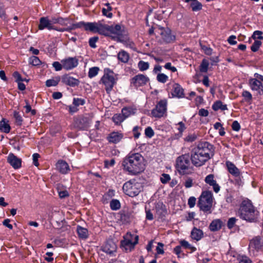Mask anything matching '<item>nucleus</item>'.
Listing matches in <instances>:
<instances>
[{"label":"nucleus","instance_id":"nucleus-10","mask_svg":"<svg viewBox=\"0 0 263 263\" xmlns=\"http://www.w3.org/2000/svg\"><path fill=\"white\" fill-rule=\"evenodd\" d=\"M191 159L192 164L196 167L203 165L209 160L206 157H203L193 149L191 152Z\"/></svg>","mask_w":263,"mask_h":263},{"label":"nucleus","instance_id":"nucleus-46","mask_svg":"<svg viewBox=\"0 0 263 263\" xmlns=\"http://www.w3.org/2000/svg\"><path fill=\"white\" fill-rule=\"evenodd\" d=\"M133 109L130 107H124L122 109V114L125 117V119L133 114Z\"/></svg>","mask_w":263,"mask_h":263},{"label":"nucleus","instance_id":"nucleus-2","mask_svg":"<svg viewBox=\"0 0 263 263\" xmlns=\"http://www.w3.org/2000/svg\"><path fill=\"white\" fill-rule=\"evenodd\" d=\"M105 36H111L112 38L119 42L127 43L128 37L126 32L122 29L120 25H103L99 22L97 32Z\"/></svg>","mask_w":263,"mask_h":263},{"label":"nucleus","instance_id":"nucleus-42","mask_svg":"<svg viewBox=\"0 0 263 263\" xmlns=\"http://www.w3.org/2000/svg\"><path fill=\"white\" fill-rule=\"evenodd\" d=\"M100 69L98 67H93L90 68L88 71V77L90 78H92L95 76H96L99 71Z\"/></svg>","mask_w":263,"mask_h":263},{"label":"nucleus","instance_id":"nucleus-9","mask_svg":"<svg viewBox=\"0 0 263 263\" xmlns=\"http://www.w3.org/2000/svg\"><path fill=\"white\" fill-rule=\"evenodd\" d=\"M167 102L166 99L161 100L152 110V115L156 118L162 117L166 112Z\"/></svg>","mask_w":263,"mask_h":263},{"label":"nucleus","instance_id":"nucleus-34","mask_svg":"<svg viewBox=\"0 0 263 263\" xmlns=\"http://www.w3.org/2000/svg\"><path fill=\"white\" fill-rule=\"evenodd\" d=\"M129 59V54L124 50L120 51L118 54V59L122 63H127Z\"/></svg>","mask_w":263,"mask_h":263},{"label":"nucleus","instance_id":"nucleus-56","mask_svg":"<svg viewBox=\"0 0 263 263\" xmlns=\"http://www.w3.org/2000/svg\"><path fill=\"white\" fill-rule=\"evenodd\" d=\"M262 32L261 31L257 30L254 32L252 37L256 40V39H258L259 40H262L263 36H262Z\"/></svg>","mask_w":263,"mask_h":263},{"label":"nucleus","instance_id":"nucleus-53","mask_svg":"<svg viewBox=\"0 0 263 263\" xmlns=\"http://www.w3.org/2000/svg\"><path fill=\"white\" fill-rule=\"evenodd\" d=\"M145 135L148 138H152L154 135V132L151 127H147L145 129Z\"/></svg>","mask_w":263,"mask_h":263},{"label":"nucleus","instance_id":"nucleus-43","mask_svg":"<svg viewBox=\"0 0 263 263\" xmlns=\"http://www.w3.org/2000/svg\"><path fill=\"white\" fill-rule=\"evenodd\" d=\"M239 263H252L251 259L246 255H238L237 258Z\"/></svg>","mask_w":263,"mask_h":263},{"label":"nucleus","instance_id":"nucleus-41","mask_svg":"<svg viewBox=\"0 0 263 263\" xmlns=\"http://www.w3.org/2000/svg\"><path fill=\"white\" fill-rule=\"evenodd\" d=\"M110 206L112 210H119L121 207L120 202L117 199H112L110 202Z\"/></svg>","mask_w":263,"mask_h":263},{"label":"nucleus","instance_id":"nucleus-11","mask_svg":"<svg viewBox=\"0 0 263 263\" xmlns=\"http://www.w3.org/2000/svg\"><path fill=\"white\" fill-rule=\"evenodd\" d=\"M90 123L89 118L85 116H81L74 120V127L79 129L85 130L89 127Z\"/></svg>","mask_w":263,"mask_h":263},{"label":"nucleus","instance_id":"nucleus-30","mask_svg":"<svg viewBox=\"0 0 263 263\" xmlns=\"http://www.w3.org/2000/svg\"><path fill=\"white\" fill-rule=\"evenodd\" d=\"M156 214L159 218H163L167 213L165 205L162 203H158L156 206Z\"/></svg>","mask_w":263,"mask_h":263},{"label":"nucleus","instance_id":"nucleus-25","mask_svg":"<svg viewBox=\"0 0 263 263\" xmlns=\"http://www.w3.org/2000/svg\"><path fill=\"white\" fill-rule=\"evenodd\" d=\"M172 95L178 98L184 97V90L179 84H173Z\"/></svg>","mask_w":263,"mask_h":263},{"label":"nucleus","instance_id":"nucleus-5","mask_svg":"<svg viewBox=\"0 0 263 263\" xmlns=\"http://www.w3.org/2000/svg\"><path fill=\"white\" fill-rule=\"evenodd\" d=\"M142 186L136 179H131L125 182L123 186V192L130 197L137 196L141 191Z\"/></svg>","mask_w":263,"mask_h":263},{"label":"nucleus","instance_id":"nucleus-64","mask_svg":"<svg viewBox=\"0 0 263 263\" xmlns=\"http://www.w3.org/2000/svg\"><path fill=\"white\" fill-rule=\"evenodd\" d=\"M201 47L206 54L211 55L212 54V49L210 47L202 45H201Z\"/></svg>","mask_w":263,"mask_h":263},{"label":"nucleus","instance_id":"nucleus-61","mask_svg":"<svg viewBox=\"0 0 263 263\" xmlns=\"http://www.w3.org/2000/svg\"><path fill=\"white\" fill-rule=\"evenodd\" d=\"M163 246L164 245L161 242H159L158 243V246L156 248L157 253L158 254H163L164 253L163 250Z\"/></svg>","mask_w":263,"mask_h":263},{"label":"nucleus","instance_id":"nucleus-48","mask_svg":"<svg viewBox=\"0 0 263 263\" xmlns=\"http://www.w3.org/2000/svg\"><path fill=\"white\" fill-rule=\"evenodd\" d=\"M181 246L185 249H190L192 252L196 251V248L192 246L187 241L185 240L180 241Z\"/></svg>","mask_w":263,"mask_h":263},{"label":"nucleus","instance_id":"nucleus-35","mask_svg":"<svg viewBox=\"0 0 263 263\" xmlns=\"http://www.w3.org/2000/svg\"><path fill=\"white\" fill-rule=\"evenodd\" d=\"M212 108L214 110L217 111L219 109L221 110H226L228 109L226 104H223L222 102L220 101H216L212 105Z\"/></svg>","mask_w":263,"mask_h":263},{"label":"nucleus","instance_id":"nucleus-52","mask_svg":"<svg viewBox=\"0 0 263 263\" xmlns=\"http://www.w3.org/2000/svg\"><path fill=\"white\" fill-rule=\"evenodd\" d=\"M85 103V100L81 98H74L73 100V104L76 106L83 105Z\"/></svg>","mask_w":263,"mask_h":263},{"label":"nucleus","instance_id":"nucleus-49","mask_svg":"<svg viewBox=\"0 0 263 263\" xmlns=\"http://www.w3.org/2000/svg\"><path fill=\"white\" fill-rule=\"evenodd\" d=\"M261 45V42L259 40H255L254 42L251 47V49L253 52H256L258 50Z\"/></svg>","mask_w":263,"mask_h":263},{"label":"nucleus","instance_id":"nucleus-50","mask_svg":"<svg viewBox=\"0 0 263 263\" xmlns=\"http://www.w3.org/2000/svg\"><path fill=\"white\" fill-rule=\"evenodd\" d=\"M157 80L160 83H164L167 81L168 77L164 73H159L157 76Z\"/></svg>","mask_w":263,"mask_h":263},{"label":"nucleus","instance_id":"nucleus-22","mask_svg":"<svg viewBox=\"0 0 263 263\" xmlns=\"http://www.w3.org/2000/svg\"><path fill=\"white\" fill-rule=\"evenodd\" d=\"M226 165L230 174L236 177L239 176L240 172L233 163L230 161H227Z\"/></svg>","mask_w":263,"mask_h":263},{"label":"nucleus","instance_id":"nucleus-40","mask_svg":"<svg viewBox=\"0 0 263 263\" xmlns=\"http://www.w3.org/2000/svg\"><path fill=\"white\" fill-rule=\"evenodd\" d=\"M125 120V117H123L122 114H117L114 115L112 117V120L116 124H120Z\"/></svg>","mask_w":263,"mask_h":263},{"label":"nucleus","instance_id":"nucleus-45","mask_svg":"<svg viewBox=\"0 0 263 263\" xmlns=\"http://www.w3.org/2000/svg\"><path fill=\"white\" fill-rule=\"evenodd\" d=\"M13 116L15 120V124L18 126L21 125L23 122V119L19 112L16 111H14L13 112Z\"/></svg>","mask_w":263,"mask_h":263},{"label":"nucleus","instance_id":"nucleus-23","mask_svg":"<svg viewBox=\"0 0 263 263\" xmlns=\"http://www.w3.org/2000/svg\"><path fill=\"white\" fill-rule=\"evenodd\" d=\"M261 238L260 236H256L253 238L250 242L249 248L258 251L262 247Z\"/></svg>","mask_w":263,"mask_h":263},{"label":"nucleus","instance_id":"nucleus-57","mask_svg":"<svg viewBox=\"0 0 263 263\" xmlns=\"http://www.w3.org/2000/svg\"><path fill=\"white\" fill-rule=\"evenodd\" d=\"M237 219L235 217H231L229 219L227 223V227L229 229L233 228L235 224Z\"/></svg>","mask_w":263,"mask_h":263},{"label":"nucleus","instance_id":"nucleus-44","mask_svg":"<svg viewBox=\"0 0 263 263\" xmlns=\"http://www.w3.org/2000/svg\"><path fill=\"white\" fill-rule=\"evenodd\" d=\"M29 62L33 66H38L41 64L39 58L36 56H32L29 58Z\"/></svg>","mask_w":263,"mask_h":263},{"label":"nucleus","instance_id":"nucleus-18","mask_svg":"<svg viewBox=\"0 0 263 263\" xmlns=\"http://www.w3.org/2000/svg\"><path fill=\"white\" fill-rule=\"evenodd\" d=\"M204 181L207 184L213 187V189L215 193H217L219 192L220 187L217 183L214 174H211L207 175L204 179Z\"/></svg>","mask_w":263,"mask_h":263},{"label":"nucleus","instance_id":"nucleus-36","mask_svg":"<svg viewBox=\"0 0 263 263\" xmlns=\"http://www.w3.org/2000/svg\"><path fill=\"white\" fill-rule=\"evenodd\" d=\"M99 22L98 23H86L85 30L93 32H97Z\"/></svg>","mask_w":263,"mask_h":263},{"label":"nucleus","instance_id":"nucleus-47","mask_svg":"<svg viewBox=\"0 0 263 263\" xmlns=\"http://www.w3.org/2000/svg\"><path fill=\"white\" fill-rule=\"evenodd\" d=\"M138 65L139 69L142 71H145L148 69L149 68V63L148 62H145L143 61H140L138 63Z\"/></svg>","mask_w":263,"mask_h":263},{"label":"nucleus","instance_id":"nucleus-6","mask_svg":"<svg viewBox=\"0 0 263 263\" xmlns=\"http://www.w3.org/2000/svg\"><path fill=\"white\" fill-rule=\"evenodd\" d=\"M193 149L197 153L202 155L203 157H206L208 160L210 159L214 155L213 145L206 141L200 142Z\"/></svg>","mask_w":263,"mask_h":263},{"label":"nucleus","instance_id":"nucleus-24","mask_svg":"<svg viewBox=\"0 0 263 263\" xmlns=\"http://www.w3.org/2000/svg\"><path fill=\"white\" fill-rule=\"evenodd\" d=\"M58 170L62 174H65L70 170L68 163L63 160H59L56 164Z\"/></svg>","mask_w":263,"mask_h":263},{"label":"nucleus","instance_id":"nucleus-58","mask_svg":"<svg viewBox=\"0 0 263 263\" xmlns=\"http://www.w3.org/2000/svg\"><path fill=\"white\" fill-rule=\"evenodd\" d=\"M197 138V135L195 134H190L185 138V140L187 142H193L196 140Z\"/></svg>","mask_w":263,"mask_h":263},{"label":"nucleus","instance_id":"nucleus-54","mask_svg":"<svg viewBox=\"0 0 263 263\" xmlns=\"http://www.w3.org/2000/svg\"><path fill=\"white\" fill-rule=\"evenodd\" d=\"M99 37L98 36H93L91 37L89 40V46L93 48H95L96 47V43L98 41Z\"/></svg>","mask_w":263,"mask_h":263},{"label":"nucleus","instance_id":"nucleus-55","mask_svg":"<svg viewBox=\"0 0 263 263\" xmlns=\"http://www.w3.org/2000/svg\"><path fill=\"white\" fill-rule=\"evenodd\" d=\"M171 179V177L168 174H162L160 177V181L163 184H165L168 182Z\"/></svg>","mask_w":263,"mask_h":263},{"label":"nucleus","instance_id":"nucleus-20","mask_svg":"<svg viewBox=\"0 0 263 263\" xmlns=\"http://www.w3.org/2000/svg\"><path fill=\"white\" fill-rule=\"evenodd\" d=\"M117 246L116 243L111 240L107 241L102 248L103 252L111 254L116 252Z\"/></svg>","mask_w":263,"mask_h":263},{"label":"nucleus","instance_id":"nucleus-60","mask_svg":"<svg viewBox=\"0 0 263 263\" xmlns=\"http://www.w3.org/2000/svg\"><path fill=\"white\" fill-rule=\"evenodd\" d=\"M52 66L54 68L56 71H60L63 68V64H61L59 62H54L52 63Z\"/></svg>","mask_w":263,"mask_h":263},{"label":"nucleus","instance_id":"nucleus-8","mask_svg":"<svg viewBox=\"0 0 263 263\" xmlns=\"http://www.w3.org/2000/svg\"><path fill=\"white\" fill-rule=\"evenodd\" d=\"M138 236L127 233L124 237V240L121 241V246L123 247L126 251H131L135 246L138 242Z\"/></svg>","mask_w":263,"mask_h":263},{"label":"nucleus","instance_id":"nucleus-63","mask_svg":"<svg viewBox=\"0 0 263 263\" xmlns=\"http://www.w3.org/2000/svg\"><path fill=\"white\" fill-rule=\"evenodd\" d=\"M196 199L194 197H191L188 199V205L190 208H193L196 204Z\"/></svg>","mask_w":263,"mask_h":263},{"label":"nucleus","instance_id":"nucleus-32","mask_svg":"<svg viewBox=\"0 0 263 263\" xmlns=\"http://www.w3.org/2000/svg\"><path fill=\"white\" fill-rule=\"evenodd\" d=\"M191 235L193 239L198 241L202 238L203 233L202 231L200 229L194 228L192 230Z\"/></svg>","mask_w":263,"mask_h":263},{"label":"nucleus","instance_id":"nucleus-51","mask_svg":"<svg viewBox=\"0 0 263 263\" xmlns=\"http://www.w3.org/2000/svg\"><path fill=\"white\" fill-rule=\"evenodd\" d=\"M10 126L8 124L4 123L3 124L1 123L0 130H2L5 133H9L10 131Z\"/></svg>","mask_w":263,"mask_h":263},{"label":"nucleus","instance_id":"nucleus-1","mask_svg":"<svg viewBox=\"0 0 263 263\" xmlns=\"http://www.w3.org/2000/svg\"><path fill=\"white\" fill-rule=\"evenodd\" d=\"M123 169L132 175H137L145 169L144 158L139 153L129 154L123 160Z\"/></svg>","mask_w":263,"mask_h":263},{"label":"nucleus","instance_id":"nucleus-14","mask_svg":"<svg viewBox=\"0 0 263 263\" xmlns=\"http://www.w3.org/2000/svg\"><path fill=\"white\" fill-rule=\"evenodd\" d=\"M258 78H251L249 80V84L252 90L256 91L260 95H263V85Z\"/></svg>","mask_w":263,"mask_h":263},{"label":"nucleus","instance_id":"nucleus-21","mask_svg":"<svg viewBox=\"0 0 263 263\" xmlns=\"http://www.w3.org/2000/svg\"><path fill=\"white\" fill-rule=\"evenodd\" d=\"M198 202L213 204V194L211 191H205L202 192Z\"/></svg>","mask_w":263,"mask_h":263},{"label":"nucleus","instance_id":"nucleus-38","mask_svg":"<svg viewBox=\"0 0 263 263\" xmlns=\"http://www.w3.org/2000/svg\"><path fill=\"white\" fill-rule=\"evenodd\" d=\"M209 63L208 60L204 59L199 66V70L201 72L206 73L208 70Z\"/></svg>","mask_w":263,"mask_h":263},{"label":"nucleus","instance_id":"nucleus-12","mask_svg":"<svg viewBox=\"0 0 263 263\" xmlns=\"http://www.w3.org/2000/svg\"><path fill=\"white\" fill-rule=\"evenodd\" d=\"M149 81V79L146 76L139 74L135 76L131 79V84L136 87L142 86L146 84Z\"/></svg>","mask_w":263,"mask_h":263},{"label":"nucleus","instance_id":"nucleus-15","mask_svg":"<svg viewBox=\"0 0 263 263\" xmlns=\"http://www.w3.org/2000/svg\"><path fill=\"white\" fill-rule=\"evenodd\" d=\"M39 29L40 30H43L47 28L48 30H55L60 31H63V29H58L53 26L51 22L48 20L47 17H43L40 19V24L39 25Z\"/></svg>","mask_w":263,"mask_h":263},{"label":"nucleus","instance_id":"nucleus-62","mask_svg":"<svg viewBox=\"0 0 263 263\" xmlns=\"http://www.w3.org/2000/svg\"><path fill=\"white\" fill-rule=\"evenodd\" d=\"M139 129H141V128L138 126H136L134 127L133 129L134 137L136 139L138 138L140 135V133L139 131Z\"/></svg>","mask_w":263,"mask_h":263},{"label":"nucleus","instance_id":"nucleus-16","mask_svg":"<svg viewBox=\"0 0 263 263\" xmlns=\"http://www.w3.org/2000/svg\"><path fill=\"white\" fill-rule=\"evenodd\" d=\"M158 29L159 30V33L164 42L171 43L175 40V36L171 34V30L168 28L159 27Z\"/></svg>","mask_w":263,"mask_h":263},{"label":"nucleus","instance_id":"nucleus-3","mask_svg":"<svg viewBox=\"0 0 263 263\" xmlns=\"http://www.w3.org/2000/svg\"><path fill=\"white\" fill-rule=\"evenodd\" d=\"M259 212L253 205L251 201L248 199L244 200L240 204L238 211L240 218L250 222H256L257 221Z\"/></svg>","mask_w":263,"mask_h":263},{"label":"nucleus","instance_id":"nucleus-59","mask_svg":"<svg viewBox=\"0 0 263 263\" xmlns=\"http://www.w3.org/2000/svg\"><path fill=\"white\" fill-rule=\"evenodd\" d=\"M13 78L15 79V80L16 82H18L20 81H24L23 79H22L21 74L17 71H14L12 74Z\"/></svg>","mask_w":263,"mask_h":263},{"label":"nucleus","instance_id":"nucleus-19","mask_svg":"<svg viewBox=\"0 0 263 263\" xmlns=\"http://www.w3.org/2000/svg\"><path fill=\"white\" fill-rule=\"evenodd\" d=\"M7 162L14 169L21 167L22 160L15 156L13 153H10L7 157Z\"/></svg>","mask_w":263,"mask_h":263},{"label":"nucleus","instance_id":"nucleus-39","mask_svg":"<svg viewBox=\"0 0 263 263\" xmlns=\"http://www.w3.org/2000/svg\"><path fill=\"white\" fill-rule=\"evenodd\" d=\"M107 8H103L102 10V13L104 15L106 16L107 17L110 18L112 16V14L110 11L112 10L111 7L110 6V4L109 3H106L105 4Z\"/></svg>","mask_w":263,"mask_h":263},{"label":"nucleus","instance_id":"nucleus-37","mask_svg":"<svg viewBox=\"0 0 263 263\" xmlns=\"http://www.w3.org/2000/svg\"><path fill=\"white\" fill-rule=\"evenodd\" d=\"M60 80L61 78L59 76L47 80L46 81V86L47 87L55 86L59 84Z\"/></svg>","mask_w":263,"mask_h":263},{"label":"nucleus","instance_id":"nucleus-26","mask_svg":"<svg viewBox=\"0 0 263 263\" xmlns=\"http://www.w3.org/2000/svg\"><path fill=\"white\" fill-rule=\"evenodd\" d=\"M185 2L188 4L193 11H197L202 9V5L198 0H185Z\"/></svg>","mask_w":263,"mask_h":263},{"label":"nucleus","instance_id":"nucleus-17","mask_svg":"<svg viewBox=\"0 0 263 263\" xmlns=\"http://www.w3.org/2000/svg\"><path fill=\"white\" fill-rule=\"evenodd\" d=\"M62 82L70 87L78 86L80 84L79 79L71 77L68 74H65L62 76Z\"/></svg>","mask_w":263,"mask_h":263},{"label":"nucleus","instance_id":"nucleus-4","mask_svg":"<svg viewBox=\"0 0 263 263\" xmlns=\"http://www.w3.org/2000/svg\"><path fill=\"white\" fill-rule=\"evenodd\" d=\"M115 74L112 70L109 68L104 69V73L100 80V83H102L104 85L107 93H110L117 83V78H115Z\"/></svg>","mask_w":263,"mask_h":263},{"label":"nucleus","instance_id":"nucleus-13","mask_svg":"<svg viewBox=\"0 0 263 263\" xmlns=\"http://www.w3.org/2000/svg\"><path fill=\"white\" fill-rule=\"evenodd\" d=\"M63 68L67 70H71L76 67L79 63L78 59L76 57L68 58L61 61Z\"/></svg>","mask_w":263,"mask_h":263},{"label":"nucleus","instance_id":"nucleus-29","mask_svg":"<svg viewBox=\"0 0 263 263\" xmlns=\"http://www.w3.org/2000/svg\"><path fill=\"white\" fill-rule=\"evenodd\" d=\"M118 217L123 223L129 222L132 219L131 214L125 211H120L118 214Z\"/></svg>","mask_w":263,"mask_h":263},{"label":"nucleus","instance_id":"nucleus-33","mask_svg":"<svg viewBox=\"0 0 263 263\" xmlns=\"http://www.w3.org/2000/svg\"><path fill=\"white\" fill-rule=\"evenodd\" d=\"M77 232L79 237L83 239H86L88 237V231L87 229L80 226H77Z\"/></svg>","mask_w":263,"mask_h":263},{"label":"nucleus","instance_id":"nucleus-27","mask_svg":"<svg viewBox=\"0 0 263 263\" xmlns=\"http://www.w3.org/2000/svg\"><path fill=\"white\" fill-rule=\"evenodd\" d=\"M123 137V135L122 133L114 132L109 134L107 139L109 142L117 143L119 142Z\"/></svg>","mask_w":263,"mask_h":263},{"label":"nucleus","instance_id":"nucleus-31","mask_svg":"<svg viewBox=\"0 0 263 263\" xmlns=\"http://www.w3.org/2000/svg\"><path fill=\"white\" fill-rule=\"evenodd\" d=\"M222 225V221L219 219L213 220L209 226V229L211 231L214 232L219 230Z\"/></svg>","mask_w":263,"mask_h":263},{"label":"nucleus","instance_id":"nucleus-28","mask_svg":"<svg viewBox=\"0 0 263 263\" xmlns=\"http://www.w3.org/2000/svg\"><path fill=\"white\" fill-rule=\"evenodd\" d=\"M198 206L200 210L202 211L205 215L211 214L212 212V203L198 202Z\"/></svg>","mask_w":263,"mask_h":263},{"label":"nucleus","instance_id":"nucleus-7","mask_svg":"<svg viewBox=\"0 0 263 263\" xmlns=\"http://www.w3.org/2000/svg\"><path fill=\"white\" fill-rule=\"evenodd\" d=\"M191 156L185 154L179 156L176 161V168L179 173H184L191 165Z\"/></svg>","mask_w":263,"mask_h":263}]
</instances>
